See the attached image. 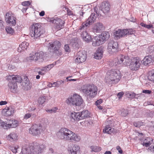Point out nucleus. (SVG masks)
<instances>
[{"instance_id":"obj_1","label":"nucleus","mask_w":154,"mask_h":154,"mask_svg":"<svg viewBox=\"0 0 154 154\" xmlns=\"http://www.w3.org/2000/svg\"><path fill=\"white\" fill-rule=\"evenodd\" d=\"M96 8H95L94 9L95 13L91 14L86 21L82 23L81 26L77 30L78 32L80 34L83 39L87 43L89 42L92 40L91 36L88 32L89 30L88 27L95 21L97 17L99 14Z\"/></svg>"},{"instance_id":"obj_2","label":"nucleus","mask_w":154,"mask_h":154,"mask_svg":"<svg viewBox=\"0 0 154 154\" xmlns=\"http://www.w3.org/2000/svg\"><path fill=\"white\" fill-rule=\"evenodd\" d=\"M117 63L127 66L129 64V68L132 70H136L140 67L142 61L138 57L131 59L128 56L120 55L118 58Z\"/></svg>"},{"instance_id":"obj_3","label":"nucleus","mask_w":154,"mask_h":154,"mask_svg":"<svg viewBox=\"0 0 154 154\" xmlns=\"http://www.w3.org/2000/svg\"><path fill=\"white\" fill-rule=\"evenodd\" d=\"M98 90L97 87L93 84L84 85L80 88V90L90 98H94L96 97Z\"/></svg>"},{"instance_id":"obj_4","label":"nucleus","mask_w":154,"mask_h":154,"mask_svg":"<svg viewBox=\"0 0 154 154\" xmlns=\"http://www.w3.org/2000/svg\"><path fill=\"white\" fill-rule=\"evenodd\" d=\"M120 74V72L117 69L108 71L105 77L106 82L109 84L117 83L121 78Z\"/></svg>"},{"instance_id":"obj_5","label":"nucleus","mask_w":154,"mask_h":154,"mask_svg":"<svg viewBox=\"0 0 154 154\" xmlns=\"http://www.w3.org/2000/svg\"><path fill=\"white\" fill-rule=\"evenodd\" d=\"M43 27L38 23L33 24L30 27L29 35L34 38L39 37L45 33Z\"/></svg>"},{"instance_id":"obj_6","label":"nucleus","mask_w":154,"mask_h":154,"mask_svg":"<svg viewBox=\"0 0 154 154\" xmlns=\"http://www.w3.org/2000/svg\"><path fill=\"white\" fill-rule=\"evenodd\" d=\"M48 49L51 52L55 54L57 56L61 55L62 54L60 49L61 46L60 42L58 41H55L49 43Z\"/></svg>"},{"instance_id":"obj_7","label":"nucleus","mask_w":154,"mask_h":154,"mask_svg":"<svg viewBox=\"0 0 154 154\" xmlns=\"http://www.w3.org/2000/svg\"><path fill=\"white\" fill-rule=\"evenodd\" d=\"M73 132L66 128H62L57 134L59 137L64 140H70Z\"/></svg>"},{"instance_id":"obj_8","label":"nucleus","mask_w":154,"mask_h":154,"mask_svg":"<svg viewBox=\"0 0 154 154\" xmlns=\"http://www.w3.org/2000/svg\"><path fill=\"white\" fill-rule=\"evenodd\" d=\"M66 102L68 104L80 106L82 104L83 100L80 95L75 94L67 99Z\"/></svg>"},{"instance_id":"obj_9","label":"nucleus","mask_w":154,"mask_h":154,"mask_svg":"<svg viewBox=\"0 0 154 154\" xmlns=\"http://www.w3.org/2000/svg\"><path fill=\"white\" fill-rule=\"evenodd\" d=\"M140 140L142 145L146 147H149V149L154 152V139L151 137H147L141 139Z\"/></svg>"},{"instance_id":"obj_10","label":"nucleus","mask_w":154,"mask_h":154,"mask_svg":"<svg viewBox=\"0 0 154 154\" xmlns=\"http://www.w3.org/2000/svg\"><path fill=\"white\" fill-rule=\"evenodd\" d=\"M50 22L54 24L56 29L60 30L64 27L65 22L58 17H52L50 20Z\"/></svg>"},{"instance_id":"obj_11","label":"nucleus","mask_w":154,"mask_h":154,"mask_svg":"<svg viewBox=\"0 0 154 154\" xmlns=\"http://www.w3.org/2000/svg\"><path fill=\"white\" fill-rule=\"evenodd\" d=\"M42 131L41 124H35L29 128V133L33 136H37L40 134Z\"/></svg>"},{"instance_id":"obj_12","label":"nucleus","mask_w":154,"mask_h":154,"mask_svg":"<svg viewBox=\"0 0 154 154\" xmlns=\"http://www.w3.org/2000/svg\"><path fill=\"white\" fill-rule=\"evenodd\" d=\"M44 148L43 145H40L37 143H33L31 145L32 153L33 154H41Z\"/></svg>"},{"instance_id":"obj_13","label":"nucleus","mask_w":154,"mask_h":154,"mask_svg":"<svg viewBox=\"0 0 154 154\" xmlns=\"http://www.w3.org/2000/svg\"><path fill=\"white\" fill-rule=\"evenodd\" d=\"M77 57L75 59V63L79 64L84 62L87 58L86 52L84 50L79 51L77 55Z\"/></svg>"},{"instance_id":"obj_14","label":"nucleus","mask_w":154,"mask_h":154,"mask_svg":"<svg viewBox=\"0 0 154 154\" xmlns=\"http://www.w3.org/2000/svg\"><path fill=\"white\" fill-rule=\"evenodd\" d=\"M118 44L117 42L110 41L108 44L107 50L109 52L116 53L118 51Z\"/></svg>"},{"instance_id":"obj_15","label":"nucleus","mask_w":154,"mask_h":154,"mask_svg":"<svg viewBox=\"0 0 154 154\" xmlns=\"http://www.w3.org/2000/svg\"><path fill=\"white\" fill-rule=\"evenodd\" d=\"M16 18L12 15L10 12H8L5 15V20L7 23L12 26H15L16 24Z\"/></svg>"},{"instance_id":"obj_16","label":"nucleus","mask_w":154,"mask_h":154,"mask_svg":"<svg viewBox=\"0 0 154 154\" xmlns=\"http://www.w3.org/2000/svg\"><path fill=\"white\" fill-rule=\"evenodd\" d=\"M103 25L102 23L98 22L95 23L93 26V31L94 33H99L103 30Z\"/></svg>"},{"instance_id":"obj_17","label":"nucleus","mask_w":154,"mask_h":154,"mask_svg":"<svg viewBox=\"0 0 154 154\" xmlns=\"http://www.w3.org/2000/svg\"><path fill=\"white\" fill-rule=\"evenodd\" d=\"M80 146L77 144L72 145L71 147H68V151L69 154H77L79 152Z\"/></svg>"},{"instance_id":"obj_18","label":"nucleus","mask_w":154,"mask_h":154,"mask_svg":"<svg viewBox=\"0 0 154 154\" xmlns=\"http://www.w3.org/2000/svg\"><path fill=\"white\" fill-rule=\"evenodd\" d=\"M125 30V29H119L115 31L114 33L115 39H118L126 35Z\"/></svg>"},{"instance_id":"obj_19","label":"nucleus","mask_w":154,"mask_h":154,"mask_svg":"<svg viewBox=\"0 0 154 154\" xmlns=\"http://www.w3.org/2000/svg\"><path fill=\"white\" fill-rule=\"evenodd\" d=\"M104 48L103 46L99 47L94 53V58L97 59H101L103 57Z\"/></svg>"},{"instance_id":"obj_20","label":"nucleus","mask_w":154,"mask_h":154,"mask_svg":"<svg viewBox=\"0 0 154 154\" xmlns=\"http://www.w3.org/2000/svg\"><path fill=\"white\" fill-rule=\"evenodd\" d=\"M110 6L108 2H103L101 4V10L104 14L107 13L109 11Z\"/></svg>"},{"instance_id":"obj_21","label":"nucleus","mask_w":154,"mask_h":154,"mask_svg":"<svg viewBox=\"0 0 154 154\" xmlns=\"http://www.w3.org/2000/svg\"><path fill=\"white\" fill-rule=\"evenodd\" d=\"M141 61L144 65H148L154 62V57L151 55H148L145 57Z\"/></svg>"},{"instance_id":"obj_22","label":"nucleus","mask_w":154,"mask_h":154,"mask_svg":"<svg viewBox=\"0 0 154 154\" xmlns=\"http://www.w3.org/2000/svg\"><path fill=\"white\" fill-rule=\"evenodd\" d=\"M8 86L10 89V91L13 92L15 93L17 92V83L14 82H9L8 84Z\"/></svg>"},{"instance_id":"obj_23","label":"nucleus","mask_w":154,"mask_h":154,"mask_svg":"<svg viewBox=\"0 0 154 154\" xmlns=\"http://www.w3.org/2000/svg\"><path fill=\"white\" fill-rule=\"evenodd\" d=\"M32 149L31 145H26L23 147L21 152L23 154H30L32 153Z\"/></svg>"},{"instance_id":"obj_24","label":"nucleus","mask_w":154,"mask_h":154,"mask_svg":"<svg viewBox=\"0 0 154 154\" xmlns=\"http://www.w3.org/2000/svg\"><path fill=\"white\" fill-rule=\"evenodd\" d=\"M70 116L75 121H79L82 120L80 112H74L71 113Z\"/></svg>"},{"instance_id":"obj_25","label":"nucleus","mask_w":154,"mask_h":154,"mask_svg":"<svg viewBox=\"0 0 154 154\" xmlns=\"http://www.w3.org/2000/svg\"><path fill=\"white\" fill-rule=\"evenodd\" d=\"M7 138L11 142L15 141L18 139V136L17 134L14 132H12L7 137Z\"/></svg>"},{"instance_id":"obj_26","label":"nucleus","mask_w":154,"mask_h":154,"mask_svg":"<svg viewBox=\"0 0 154 154\" xmlns=\"http://www.w3.org/2000/svg\"><path fill=\"white\" fill-rule=\"evenodd\" d=\"M103 43L99 37H95L93 41L92 45L94 46H97Z\"/></svg>"},{"instance_id":"obj_27","label":"nucleus","mask_w":154,"mask_h":154,"mask_svg":"<svg viewBox=\"0 0 154 154\" xmlns=\"http://www.w3.org/2000/svg\"><path fill=\"white\" fill-rule=\"evenodd\" d=\"M109 37V34L107 32H103L101 33L100 36L99 37L103 43L105 41L108 39Z\"/></svg>"},{"instance_id":"obj_28","label":"nucleus","mask_w":154,"mask_h":154,"mask_svg":"<svg viewBox=\"0 0 154 154\" xmlns=\"http://www.w3.org/2000/svg\"><path fill=\"white\" fill-rule=\"evenodd\" d=\"M13 120L9 118L6 119V120L5 121V125L3 126V128L4 129H8L11 128V123L13 122Z\"/></svg>"},{"instance_id":"obj_29","label":"nucleus","mask_w":154,"mask_h":154,"mask_svg":"<svg viewBox=\"0 0 154 154\" xmlns=\"http://www.w3.org/2000/svg\"><path fill=\"white\" fill-rule=\"evenodd\" d=\"M35 56L34 57L35 61H37L39 59L44 60L45 57V54L42 51H40L39 52L35 53Z\"/></svg>"},{"instance_id":"obj_30","label":"nucleus","mask_w":154,"mask_h":154,"mask_svg":"<svg viewBox=\"0 0 154 154\" xmlns=\"http://www.w3.org/2000/svg\"><path fill=\"white\" fill-rule=\"evenodd\" d=\"M29 45V43L26 42H22L21 44L19 45V47L18 48V52H21V50H20V49H22V50H26Z\"/></svg>"},{"instance_id":"obj_31","label":"nucleus","mask_w":154,"mask_h":154,"mask_svg":"<svg viewBox=\"0 0 154 154\" xmlns=\"http://www.w3.org/2000/svg\"><path fill=\"white\" fill-rule=\"evenodd\" d=\"M103 132L104 133L111 134L112 133L115 132V131L114 128H112L108 125H106L103 130Z\"/></svg>"},{"instance_id":"obj_32","label":"nucleus","mask_w":154,"mask_h":154,"mask_svg":"<svg viewBox=\"0 0 154 154\" xmlns=\"http://www.w3.org/2000/svg\"><path fill=\"white\" fill-rule=\"evenodd\" d=\"M66 82V80L64 79L58 81L53 83V87L59 88L63 85L64 83Z\"/></svg>"},{"instance_id":"obj_33","label":"nucleus","mask_w":154,"mask_h":154,"mask_svg":"<svg viewBox=\"0 0 154 154\" xmlns=\"http://www.w3.org/2000/svg\"><path fill=\"white\" fill-rule=\"evenodd\" d=\"M5 114L6 116H9L13 114L14 113V110L13 108H9L7 107V109H4Z\"/></svg>"},{"instance_id":"obj_34","label":"nucleus","mask_w":154,"mask_h":154,"mask_svg":"<svg viewBox=\"0 0 154 154\" xmlns=\"http://www.w3.org/2000/svg\"><path fill=\"white\" fill-rule=\"evenodd\" d=\"M82 119H85L89 117L90 113L87 110H84L80 112Z\"/></svg>"},{"instance_id":"obj_35","label":"nucleus","mask_w":154,"mask_h":154,"mask_svg":"<svg viewBox=\"0 0 154 154\" xmlns=\"http://www.w3.org/2000/svg\"><path fill=\"white\" fill-rule=\"evenodd\" d=\"M70 45L73 48H76L78 46L77 39L76 38H72Z\"/></svg>"},{"instance_id":"obj_36","label":"nucleus","mask_w":154,"mask_h":154,"mask_svg":"<svg viewBox=\"0 0 154 154\" xmlns=\"http://www.w3.org/2000/svg\"><path fill=\"white\" fill-rule=\"evenodd\" d=\"M80 140V137L73 132L70 141L79 142Z\"/></svg>"},{"instance_id":"obj_37","label":"nucleus","mask_w":154,"mask_h":154,"mask_svg":"<svg viewBox=\"0 0 154 154\" xmlns=\"http://www.w3.org/2000/svg\"><path fill=\"white\" fill-rule=\"evenodd\" d=\"M5 29L6 32L8 34H9L11 35H14L15 34L14 29L10 26H6Z\"/></svg>"},{"instance_id":"obj_38","label":"nucleus","mask_w":154,"mask_h":154,"mask_svg":"<svg viewBox=\"0 0 154 154\" xmlns=\"http://www.w3.org/2000/svg\"><path fill=\"white\" fill-rule=\"evenodd\" d=\"M153 25H154V23H153L152 24L149 25H147L143 23H141L140 24V25L148 29H150L151 28L153 29L154 28Z\"/></svg>"},{"instance_id":"obj_39","label":"nucleus","mask_w":154,"mask_h":154,"mask_svg":"<svg viewBox=\"0 0 154 154\" xmlns=\"http://www.w3.org/2000/svg\"><path fill=\"white\" fill-rule=\"evenodd\" d=\"M148 79L149 80L154 82V69L151 70L149 72Z\"/></svg>"},{"instance_id":"obj_40","label":"nucleus","mask_w":154,"mask_h":154,"mask_svg":"<svg viewBox=\"0 0 154 154\" xmlns=\"http://www.w3.org/2000/svg\"><path fill=\"white\" fill-rule=\"evenodd\" d=\"M126 35H132L135 33V30L131 29H125Z\"/></svg>"},{"instance_id":"obj_41","label":"nucleus","mask_w":154,"mask_h":154,"mask_svg":"<svg viewBox=\"0 0 154 154\" xmlns=\"http://www.w3.org/2000/svg\"><path fill=\"white\" fill-rule=\"evenodd\" d=\"M90 148L92 151L94 152H99L101 149V147L96 146H91Z\"/></svg>"},{"instance_id":"obj_42","label":"nucleus","mask_w":154,"mask_h":154,"mask_svg":"<svg viewBox=\"0 0 154 154\" xmlns=\"http://www.w3.org/2000/svg\"><path fill=\"white\" fill-rule=\"evenodd\" d=\"M36 116L37 115L36 114H32V113H26L24 117V119H29V118H30L31 116L34 117Z\"/></svg>"},{"instance_id":"obj_43","label":"nucleus","mask_w":154,"mask_h":154,"mask_svg":"<svg viewBox=\"0 0 154 154\" xmlns=\"http://www.w3.org/2000/svg\"><path fill=\"white\" fill-rule=\"evenodd\" d=\"M58 108L56 107L53 108L51 109H47L46 110V112L50 113H54L56 112Z\"/></svg>"},{"instance_id":"obj_44","label":"nucleus","mask_w":154,"mask_h":154,"mask_svg":"<svg viewBox=\"0 0 154 154\" xmlns=\"http://www.w3.org/2000/svg\"><path fill=\"white\" fill-rule=\"evenodd\" d=\"M134 126L137 127H140L141 126L144 125L143 123L141 121H137L134 123Z\"/></svg>"},{"instance_id":"obj_45","label":"nucleus","mask_w":154,"mask_h":154,"mask_svg":"<svg viewBox=\"0 0 154 154\" xmlns=\"http://www.w3.org/2000/svg\"><path fill=\"white\" fill-rule=\"evenodd\" d=\"M22 78L19 75H16L14 78V81L15 83H20L21 82Z\"/></svg>"},{"instance_id":"obj_46","label":"nucleus","mask_w":154,"mask_h":154,"mask_svg":"<svg viewBox=\"0 0 154 154\" xmlns=\"http://www.w3.org/2000/svg\"><path fill=\"white\" fill-rule=\"evenodd\" d=\"M11 61L13 62L17 63L19 61V59L18 56L15 55L12 58Z\"/></svg>"},{"instance_id":"obj_47","label":"nucleus","mask_w":154,"mask_h":154,"mask_svg":"<svg viewBox=\"0 0 154 154\" xmlns=\"http://www.w3.org/2000/svg\"><path fill=\"white\" fill-rule=\"evenodd\" d=\"M45 101V96L41 97L39 98L38 102L40 104H43Z\"/></svg>"},{"instance_id":"obj_48","label":"nucleus","mask_w":154,"mask_h":154,"mask_svg":"<svg viewBox=\"0 0 154 154\" xmlns=\"http://www.w3.org/2000/svg\"><path fill=\"white\" fill-rule=\"evenodd\" d=\"M129 114V112L127 109H124L122 111L121 115L122 116H126Z\"/></svg>"},{"instance_id":"obj_49","label":"nucleus","mask_w":154,"mask_h":154,"mask_svg":"<svg viewBox=\"0 0 154 154\" xmlns=\"http://www.w3.org/2000/svg\"><path fill=\"white\" fill-rule=\"evenodd\" d=\"M11 125V128H15L18 125L17 121L15 120H13Z\"/></svg>"},{"instance_id":"obj_50","label":"nucleus","mask_w":154,"mask_h":154,"mask_svg":"<svg viewBox=\"0 0 154 154\" xmlns=\"http://www.w3.org/2000/svg\"><path fill=\"white\" fill-rule=\"evenodd\" d=\"M15 76L14 75H9L7 76L6 79L8 81H9L10 80H12L11 82H14Z\"/></svg>"},{"instance_id":"obj_51","label":"nucleus","mask_w":154,"mask_h":154,"mask_svg":"<svg viewBox=\"0 0 154 154\" xmlns=\"http://www.w3.org/2000/svg\"><path fill=\"white\" fill-rule=\"evenodd\" d=\"M127 95L129 97L133 98L136 97V94L133 92H129L127 94Z\"/></svg>"},{"instance_id":"obj_52","label":"nucleus","mask_w":154,"mask_h":154,"mask_svg":"<svg viewBox=\"0 0 154 154\" xmlns=\"http://www.w3.org/2000/svg\"><path fill=\"white\" fill-rule=\"evenodd\" d=\"M31 4V2L29 1H24L22 2V5L23 6H28Z\"/></svg>"},{"instance_id":"obj_53","label":"nucleus","mask_w":154,"mask_h":154,"mask_svg":"<svg viewBox=\"0 0 154 154\" xmlns=\"http://www.w3.org/2000/svg\"><path fill=\"white\" fill-rule=\"evenodd\" d=\"M24 83V85L23 84V85H24V86L25 87V88H26V89L27 90H28L30 89V86L29 85V82L27 81L26 82H25Z\"/></svg>"},{"instance_id":"obj_54","label":"nucleus","mask_w":154,"mask_h":154,"mask_svg":"<svg viewBox=\"0 0 154 154\" xmlns=\"http://www.w3.org/2000/svg\"><path fill=\"white\" fill-rule=\"evenodd\" d=\"M35 53L33 52L32 54L31 53L30 54L29 57V59L30 60H35Z\"/></svg>"},{"instance_id":"obj_55","label":"nucleus","mask_w":154,"mask_h":154,"mask_svg":"<svg viewBox=\"0 0 154 154\" xmlns=\"http://www.w3.org/2000/svg\"><path fill=\"white\" fill-rule=\"evenodd\" d=\"M64 48L66 51L67 52H69L70 51V49L68 45H65Z\"/></svg>"},{"instance_id":"obj_56","label":"nucleus","mask_w":154,"mask_h":154,"mask_svg":"<svg viewBox=\"0 0 154 154\" xmlns=\"http://www.w3.org/2000/svg\"><path fill=\"white\" fill-rule=\"evenodd\" d=\"M54 66V65L53 64H50L46 66V68L48 69V71H49L50 69H51L52 68H53Z\"/></svg>"},{"instance_id":"obj_57","label":"nucleus","mask_w":154,"mask_h":154,"mask_svg":"<svg viewBox=\"0 0 154 154\" xmlns=\"http://www.w3.org/2000/svg\"><path fill=\"white\" fill-rule=\"evenodd\" d=\"M102 101L103 100L101 99L98 100L95 102V104L97 106L99 105L102 103Z\"/></svg>"},{"instance_id":"obj_58","label":"nucleus","mask_w":154,"mask_h":154,"mask_svg":"<svg viewBox=\"0 0 154 154\" xmlns=\"http://www.w3.org/2000/svg\"><path fill=\"white\" fill-rule=\"evenodd\" d=\"M3 23V21L0 18V29H2L4 28Z\"/></svg>"},{"instance_id":"obj_59","label":"nucleus","mask_w":154,"mask_h":154,"mask_svg":"<svg viewBox=\"0 0 154 154\" xmlns=\"http://www.w3.org/2000/svg\"><path fill=\"white\" fill-rule=\"evenodd\" d=\"M41 70L42 71L44 72L45 73V74L46 72H47L48 71V69L46 68V66H45L44 67H43L41 69Z\"/></svg>"},{"instance_id":"obj_60","label":"nucleus","mask_w":154,"mask_h":154,"mask_svg":"<svg viewBox=\"0 0 154 154\" xmlns=\"http://www.w3.org/2000/svg\"><path fill=\"white\" fill-rule=\"evenodd\" d=\"M143 93L146 94H150L151 92V91L148 90H143L142 91Z\"/></svg>"},{"instance_id":"obj_61","label":"nucleus","mask_w":154,"mask_h":154,"mask_svg":"<svg viewBox=\"0 0 154 154\" xmlns=\"http://www.w3.org/2000/svg\"><path fill=\"white\" fill-rule=\"evenodd\" d=\"M123 94L124 93L122 92H120L118 94L117 96L120 99L122 98Z\"/></svg>"},{"instance_id":"obj_62","label":"nucleus","mask_w":154,"mask_h":154,"mask_svg":"<svg viewBox=\"0 0 154 154\" xmlns=\"http://www.w3.org/2000/svg\"><path fill=\"white\" fill-rule=\"evenodd\" d=\"M17 149L16 147H12L11 148V150L12 152L15 153H16L17 152Z\"/></svg>"},{"instance_id":"obj_63","label":"nucleus","mask_w":154,"mask_h":154,"mask_svg":"<svg viewBox=\"0 0 154 154\" xmlns=\"http://www.w3.org/2000/svg\"><path fill=\"white\" fill-rule=\"evenodd\" d=\"M7 103V102L6 101H2L0 102V105L2 106L4 105H5Z\"/></svg>"},{"instance_id":"obj_64","label":"nucleus","mask_w":154,"mask_h":154,"mask_svg":"<svg viewBox=\"0 0 154 154\" xmlns=\"http://www.w3.org/2000/svg\"><path fill=\"white\" fill-rule=\"evenodd\" d=\"M36 107H32L29 109V111L30 112H32L35 110L36 109Z\"/></svg>"}]
</instances>
